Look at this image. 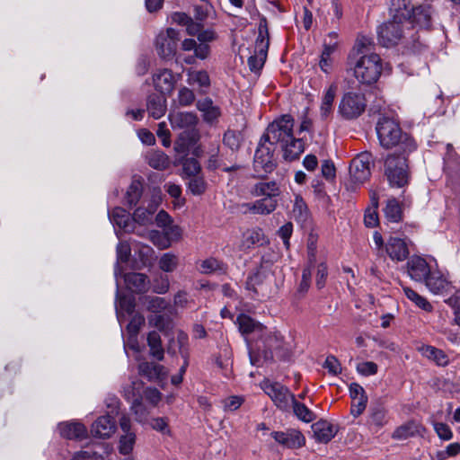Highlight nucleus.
<instances>
[{"label":"nucleus","instance_id":"1","mask_svg":"<svg viewBox=\"0 0 460 460\" xmlns=\"http://www.w3.org/2000/svg\"><path fill=\"white\" fill-rule=\"evenodd\" d=\"M294 119L285 114L273 120L261 136L254 155L255 171L270 172L275 168L274 151L279 147L286 161H295L305 151L303 138H296L293 134Z\"/></svg>","mask_w":460,"mask_h":460},{"label":"nucleus","instance_id":"2","mask_svg":"<svg viewBox=\"0 0 460 460\" xmlns=\"http://www.w3.org/2000/svg\"><path fill=\"white\" fill-rule=\"evenodd\" d=\"M409 0H390L391 19L377 29V40L385 48L397 45L403 37V23L410 17Z\"/></svg>","mask_w":460,"mask_h":460},{"label":"nucleus","instance_id":"3","mask_svg":"<svg viewBox=\"0 0 460 460\" xmlns=\"http://www.w3.org/2000/svg\"><path fill=\"white\" fill-rule=\"evenodd\" d=\"M376 129L380 145L384 148H396V151L405 153H411L416 149L415 141L407 133H403L399 123L393 119L380 118Z\"/></svg>","mask_w":460,"mask_h":460},{"label":"nucleus","instance_id":"4","mask_svg":"<svg viewBox=\"0 0 460 460\" xmlns=\"http://www.w3.org/2000/svg\"><path fill=\"white\" fill-rule=\"evenodd\" d=\"M410 154L394 151L384 158V175L391 188H403L408 185L411 178L408 162Z\"/></svg>","mask_w":460,"mask_h":460},{"label":"nucleus","instance_id":"5","mask_svg":"<svg viewBox=\"0 0 460 460\" xmlns=\"http://www.w3.org/2000/svg\"><path fill=\"white\" fill-rule=\"evenodd\" d=\"M349 66L353 70L357 80L368 85L379 79L383 70L382 59L376 53L364 54L359 57L349 55Z\"/></svg>","mask_w":460,"mask_h":460},{"label":"nucleus","instance_id":"6","mask_svg":"<svg viewBox=\"0 0 460 460\" xmlns=\"http://www.w3.org/2000/svg\"><path fill=\"white\" fill-rule=\"evenodd\" d=\"M367 106L364 93L349 91L341 96L338 106V114L345 120H354L365 112Z\"/></svg>","mask_w":460,"mask_h":460},{"label":"nucleus","instance_id":"7","mask_svg":"<svg viewBox=\"0 0 460 460\" xmlns=\"http://www.w3.org/2000/svg\"><path fill=\"white\" fill-rule=\"evenodd\" d=\"M258 37L255 41V53L248 58V66L252 72L258 73L262 68L270 46L269 31L266 18L260 20Z\"/></svg>","mask_w":460,"mask_h":460},{"label":"nucleus","instance_id":"8","mask_svg":"<svg viewBox=\"0 0 460 460\" xmlns=\"http://www.w3.org/2000/svg\"><path fill=\"white\" fill-rule=\"evenodd\" d=\"M261 388L278 409L282 411H288L291 409L295 396L287 386L266 379L261 383Z\"/></svg>","mask_w":460,"mask_h":460},{"label":"nucleus","instance_id":"9","mask_svg":"<svg viewBox=\"0 0 460 460\" xmlns=\"http://www.w3.org/2000/svg\"><path fill=\"white\" fill-rule=\"evenodd\" d=\"M180 33L172 28L161 31L155 39V50L158 56L163 59L172 58L177 50L180 41Z\"/></svg>","mask_w":460,"mask_h":460},{"label":"nucleus","instance_id":"10","mask_svg":"<svg viewBox=\"0 0 460 460\" xmlns=\"http://www.w3.org/2000/svg\"><path fill=\"white\" fill-rule=\"evenodd\" d=\"M372 162V154L367 151L353 158L349 165L351 180L357 183H362L368 180L371 175L370 164Z\"/></svg>","mask_w":460,"mask_h":460},{"label":"nucleus","instance_id":"11","mask_svg":"<svg viewBox=\"0 0 460 460\" xmlns=\"http://www.w3.org/2000/svg\"><path fill=\"white\" fill-rule=\"evenodd\" d=\"M409 9L411 16L407 18V22L410 21L413 27L429 29L431 26L432 9L430 5L423 4L412 7L409 2Z\"/></svg>","mask_w":460,"mask_h":460},{"label":"nucleus","instance_id":"12","mask_svg":"<svg viewBox=\"0 0 460 460\" xmlns=\"http://www.w3.org/2000/svg\"><path fill=\"white\" fill-rule=\"evenodd\" d=\"M119 426L121 430L123 431V435L120 436L119 451L122 455H129L135 446L136 443V434L131 431V422L130 419L122 415L119 419Z\"/></svg>","mask_w":460,"mask_h":460},{"label":"nucleus","instance_id":"13","mask_svg":"<svg viewBox=\"0 0 460 460\" xmlns=\"http://www.w3.org/2000/svg\"><path fill=\"white\" fill-rule=\"evenodd\" d=\"M406 266L408 275L412 280L417 282H423L431 270L426 260L420 256L411 257Z\"/></svg>","mask_w":460,"mask_h":460},{"label":"nucleus","instance_id":"14","mask_svg":"<svg viewBox=\"0 0 460 460\" xmlns=\"http://www.w3.org/2000/svg\"><path fill=\"white\" fill-rule=\"evenodd\" d=\"M114 418L110 414L99 417L92 425L91 433L94 438H109L116 431Z\"/></svg>","mask_w":460,"mask_h":460},{"label":"nucleus","instance_id":"15","mask_svg":"<svg viewBox=\"0 0 460 460\" xmlns=\"http://www.w3.org/2000/svg\"><path fill=\"white\" fill-rule=\"evenodd\" d=\"M271 437L280 445L288 448H298L305 445V439L303 434L296 429L288 431H274Z\"/></svg>","mask_w":460,"mask_h":460},{"label":"nucleus","instance_id":"16","mask_svg":"<svg viewBox=\"0 0 460 460\" xmlns=\"http://www.w3.org/2000/svg\"><path fill=\"white\" fill-rule=\"evenodd\" d=\"M388 256L396 261H402L409 256V249L404 240L398 237H390L385 244Z\"/></svg>","mask_w":460,"mask_h":460},{"label":"nucleus","instance_id":"17","mask_svg":"<svg viewBox=\"0 0 460 460\" xmlns=\"http://www.w3.org/2000/svg\"><path fill=\"white\" fill-rule=\"evenodd\" d=\"M155 88L161 93H170L174 88V76L171 70L164 68L153 75Z\"/></svg>","mask_w":460,"mask_h":460},{"label":"nucleus","instance_id":"18","mask_svg":"<svg viewBox=\"0 0 460 460\" xmlns=\"http://www.w3.org/2000/svg\"><path fill=\"white\" fill-rule=\"evenodd\" d=\"M173 129H192L198 123L197 116L192 112H173L169 115Z\"/></svg>","mask_w":460,"mask_h":460},{"label":"nucleus","instance_id":"19","mask_svg":"<svg viewBox=\"0 0 460 460\" xmlns=\"http://www.w3.org/2000/svg\"><path fill=\"white\" fill-rule=\"evenodd\" d=\"M60 436L66 439L83 440L87 437L85 426L80 422H63L58 425Z\"/></svg>","mask_w":460,"mask_h":460},{"label":"nucleus","instance_id":"20","mask_svg":"<svg viewBox=\"0 0 460 460\" xmlns=\"http://www.w3.org/2000/svg\"><path fill=\"white\" fill-rule=\"evenodd\" d=\"M314 436L318 442L328 443L336 435V428L327 420H321L312 425Z\"/></svg>","mask_w":460,"mask_h":460},{"label":"nucleus","instance_id":"21","mask_svg":"<svg viewBox=\"0 0 460 460\" xmlns=\"http://www.w3.org/2000/svg\"><path fill=\"white\" fill-rule=\"evenodd\" d=\"M255 197L277 199L280 194V188L277 181H259L255 183L251 190Z\"/></svg>","mask_w":460,"mask_h":460},{"label":"nucleus","instance_id":"22","mask_svg":"<svg viewBox=\"0 0 460 460\" xmlns=\"http://www.w3.org/2000/svg\"><path fill=\"white\" fill-rule=\"evenodd\" d=\"M445 171L447 175V184L451 190L460 194V162L458 160H446Z\"/></svg>","mask_w":460,"mask_h":460},{"label":"nucleus","instance_id":"23","mask_svg":"<svg viewBox=\"0 0 460 460\" xmlns=\"http://www.w3.org/2000/svg\"><path fill=\"white\" fill-rule=\"evenodd\" d=\"M124 281L127 288L134 293H144L149 287L148 278L143 273H128L124 276Z\"/></svg>","mask_w":460,"mask_h":460},{"label":"nucleus","instance_id":"24","mask_svg":"<svg viewBox=\"0 0 460 460\" xmlns=\"http://www.w3.org/2000/svg\"><path fill=\"white\" fill-rule=\"evenodd\" d=\"M198 270L203 275L226 274L227 265L215 257H209L198 264Z\"/></svg>","mask_w":460,"mask_h":460},{"label":"nucleus","instance_id":"25","mask_svg":"<svg viewBox=\"0 0 460 460\" xmlns=\"http://www.w3.org/2000/svg\"><path fill=\"white\" fill-rule=\"evenodd\" d=\"M146 111L155 119L162 118L166 111V100L164 96L153 93L147 97Z\"/></svg>","mask_w":460,"mask_h":460},{"label":"nucleus","instance_id":"26","mask_svg":"<svg viewBox=\"0 0 460 460\" xmlns=\"http://www.w3.org/2000/svg\"><path fill=\"white\" fill-rule=\"evenodd\" d=\"M197 108L202 113L203 119L208 123H213L221 115L219 107L215 105L210 98L198 101Z\"/></svg>","mask_w":460,"mask_h":460},{"label":"nucleus","instance_id":"27","mask_svg":"<svg viewBox=\"0 0 460 460\" xmlns=\"http://www.w3.org/2000/svg\"><path fill=\"white\" fill-rule=\"evenodd\" d=\"M427 288L434 294L443 293L449 286L448 280L439 271H432L424 279Z\"/></svg>","mask_w":460,"mask_h":460},{"label":"nucleus","instance_id":"28","mask_svg":"<svg viewBox=\"0 0 460 460\" xmlns=\"http://www.w3.org/2000/svg\"><path fill=\"white\" fill-rule=\"evenodd\" d=\"M117 292H116V314L118 320L120 322L122 317V313H127L131 314L135 311L136 304L135 299L132 296H120L119 291V284L117 283Z\"/></svg>","mask_w":460,"mask_h":460},{"label":"nucleus","instance_id":"29","mask_svg":"<svg viewBox=\"0 0 460 460\" xmlns=\"http://www.w3.org/2000/svg\"><path fill=\"white\" fill-rule=\"evenodd\" d=\"M111 222L126 232L132 229L133 217L122 208H115L111 214Z\"/></svg>","mask_w":460,"mask_h":460},{"label":"nucleus","instance_id":"30","mask_svg":"<svg viewBox=\"0 0 460 460\" xmlns=\"http://www.w3.org/2000/svg\"><path fill=\"white\" fill-rule=\"evenodd\" d=\"M337 93V85L332 84L324 92L320 106V114L323 119H327L332 112L333 102Z\"/></svg>","mask_w":460,"mask_h":460},{"label":"nucleus","instance_id":"31","mask_svg":"<svg viewBox=\"0 0 460 460\" xmlns=\"http://www.w3.org/2000/svg\"><path fill=\"white\" fill-rule=\"evenodd\" d=\"M147 345L150 349V356L158 361H162L164 358V349L162 345L160 334L152 331L147 335Z\"/></svg>","mask_w":460,"mask_h":460},{"label":"nucleus","instance_id":"32","mask_svg":"<svg viewBox=\"0 0 460 460\" xmlns=\"http://www.w3.org/2000/svg\"><path fill=\"white\" fill-rule=\"evenodd\" d=\"M236 323L240 332L243 335L250 334L256 331H262V325L260 323L244 314H241L237 316Z\"/></svg>","mask_w":460,"mask_h":460},{"label":"nucleus","instance_id":"33","mask_svg":"<svg viewBox=\"0 0 460 460\" xmlns=\"http://www.w3.org/2000/svg\"><path fill=\"white\" fill-rule=\"evenodd\" d=\"M420 351L424 357L433 360L438 366L445 367L449 362L447 355L442 349H437L433 346H423L421 347Z\"/></svg>","mask_w":460,"mask_h":460},{"label":"nucleus","instance_id":"34","mask_svg":"<svg viewBox=\"0 0 460 460\" xmlns=\"http://www.w3.org/2000/svg\"><path fill=\"white\" fill-rule=\"evenodd\" d=\"M147 164L155 170H165L170 165L169 157L160 150L151 151L146 155Z\"/></svg>","mask_w":460,"mask_h":460},{"label":"nucleus","instance_id":"35","mask_svg":"<svg viewBox=\"0 0 460 460\" xmlns=\"http://www.w3.org/2000/svg\"><path fill=\"white\" fill-rule=\"evenodd\" d=\"M243 141V134L238 130L227 129L223 135V145L232 152H237L240 149Z\"/></svg>","mask_w":460,"mask_h":460},{"label":"nucleus","instance_id":"36","mask_svg":"<svg viewBox=\"0 0 460 460\" xmlns=\"http://www.w3.org/2000/svg\"><path fill=\"white\" fill-rule=\"evenodd\" d=\"M138 372L148 380H155L164 375V367L155 363L142 362L138 366Z\"/></svg>","mask_w":460,"mask_h":460},{"label":"nucleus","instance_id":"37","mask_svg":"<svg viewBox=\"0 0 460 460\" xmlns=\"http://www.w3.org/2000/svg\"><path fill=\"white\" fill-rule=\"evenodd\" d=\"M157 204H152L147 208L139 207L133 213V221L142 226L152 223L153 216L156 211Z\"/></svg>","mask_w":460,"mask_h":460},{"label":"nucleus","instance_id":"38","mask_svg":"<svg viewBox=\"0 0 460 460\" xmlns=\"http://www.w3.org/2000/svg\"><path fill=\"white\" fill-rule=\"evenodd\" d=\"M143 387V383L135 378L130 381L128 385H126L122 388L123 396L128 402H134L137 400L142 399L141 397V389Z\"/></svg>","mask_w":460,"mask_h":460},{"label":"nucleus","instance_id":"39","mask_svg":"<svg viewBox=\"0 0 460 460\" xmlns=\"http://www.w3.org/2000/svg\"><path fill=\"white\" fill-rule=\"evenodd\" d=\"M143 191V184L142 181L139 180H134L129 187L128 188V190L126 192L125 196V202L129 207H133L137 205V203L139 201L141 195Z\"/></svg>","mask_w":460,"mask_h":460},{"label":"nucleus","instance_id":"40","mask_svg":"<svg viewBox=\"0 0 460 460\" xmlns=\"http://www.w3.org/2000/svg\"><path fill=\"white\" fill-rule=\"evenodd\" d=\"M386 422V410L383 406L376 405L370 408L368 418V424L370 426L380 429Z\"/></svg>","mask_w":460,"mask_h":460},{"label":"nucleus","instance_id":"41","mask_svg":"<svg viewBox=\"0 0 460 460\" xmlns=\"http://www.w3.org/2000/svg\"><path fill=\"white\" fill-rule=\"evenodd\" d=\"M294 414L302 421L309 423L316 419V415L304 403L297 402L296 399L291 402Z\"/></svg>","mask_w":460,"mask_h":460},{"label":"nucleus","instance_id":"42","mask_svg":"<svg viewBox=\"0 0 460 460\" xmlns=\"http://www.w3.org/2000/svg\"><path fill=\"white\" fill-rule=\"evenodd\" d=\"M418 433V426L413 421H409L395 429L392 434L394 439L403 440L415 436Z\"/></svg>","mask_w":460,"mask_h":460},{"label":"nucleus","instance_id":"43","mask_svg":"<svg viewBox=\"0 0 460 460\" xmlns=\"http://www.w3.org/2000/svg\"><path fill=\"white\" fill-rule=\"evenodd\" d=\"M385 216L390 222L398 223L402 220V210L399 202L395 199H389L385 208Z\"/></svg>","mask_w":460,"mask_h":460},{"label":"nucleus","instance_id":"44","mask_svg":"<svg viewBox=\"0 0 460 460\" xmlns=\"http://www.w3.org/2000/svg\"><path fill=\"white\" fill-rule=\"evenodd\" d=\"M277 206V199L261 198L255 200V206H253V208L256 210V215L265 216L272 213L276 209Z\"/></svg>","mask_w":460,"mask_h":460},{"label":"nucleus","instance_id":"45","mask_svg":"<svg viewBox=\"0 0 460 460\" xmlns=\"http://www.w3.org/2000/svg\"><path fill=\"white\" fill-rule=\"evenodd\" d=\"M402 290L406 297L412 301L418 307L421 308L426 312H430L432 310L433 307L431 304L425 297L419 295L413 289L408 287H402Z\"/></svg>","mask_w":460,"mask_h":460},{"label":"nucleus","instance_id":"46","mask_svg":"<svg viewBox=\"0 0 460 460\" xmlns=\"http://www.w3.org/2000/svg\"><path fill=\"white\" fill-rule=\"evenodd\" d=\"M146 299L147 301L146 309L154 314H161L170 306L169 302L164 297L148 296Z\"/></svg>","mask_w":460,"mask_h":460},{"label":"nucleus","instance_id":"47","mask_svg":"<svg viewBox=\"0 0 460 460\" xmlns=\"http://www.w3.org/2000/svg\"><path fill=\"white\" fill-rule=\"evenodd\" d=\"M281 344V341L279 336L274 334L269 336L265 341V349L263 350V358L265 361L270 360L273 358V351H277L279 349Z\"/></svg>","mask_w":460,"mask_h":460},{"label":"nucleus","instance_id":"48","mask_svg":"<svg viewBox=\"0 0 460 460\" xmlns=\"http://www.w3.org/2000/svg\"><path fill=\"white\" fill-rule=\"evenodd\" d=\"M292 213L298 221H305L308 215L307 206L300 195L295 197Z\"/></svg>","mask_w":460,"mask_h":460},{"label":"nucleus","instance_id":"49","mask_svg":"<svg viewBox=\"0 0 460 460\" xmlns=\"http://www.w3.org/2000/svg\"><path fill=\"white\" fill-rule=\"evenodd\" d=\"M148 323L151 326H154L159 331L164 332L170 328L172 324V319L169 315L156 314L148 316Z\"/></svg>","mask_w":460,"mask_h":460},{"label":"nucleus","instance_id":"50","mask_svg":"<svg viewBox=\"0 0 460 460\" xmlns=\"http://www.w3.org/2000/svg\"><path fill=\"white\" fill-rule=\"evenodd\" d=\"M158 265L163 271L172 272L178 266V257L171 252L164 253Z\"/></svg>","mask_w":460,"mask_h":460},{"label":"nucleus","instance_id":"51","mask_svg":"<svg viewBox=\"0 0 460 460\" xmlns=\"http://www.w3.org/2000/svg\"><path fill=\"white\" fill-rule=\"evenodd\" d=\"M446 303L453 309L454 323L460 327V288L456 290Z\"/></svg>","mask_w":460,"mask_h":460},{"label":"nucleus","instance_id":"52","mask_svg":"<svg viewBox=\"0 0 460 460\" xmlns=\"http://www.w3.org/2000/svg\"><path fill=\"white\" fill-rule=\"evenodd\" d=\"M181 164L183 173L189 178L199 175L201 170L199 161L193 157L183 159Z\"/></svg>","mask_w":460,"mask_h":460},{"label":"nucleus","instance_id":"53","mask_svg":"<svg viewBox=\"0 0 460 460\" xmlns=\"http://www.w3.org/2000/svg\"><path fill=\"white\" fill-rule=\"evenodd\" d=\"M207 183L202 176L190 177L188 181V189L193 195H201L205 192Z\"/></svg>","mask_w":460,"mask_h":460},{"label":"nucleus","instance_id":"54","mask_svg":"<svg viewBox=\"0 0 460 460\" xmlns=\"http://www.w3.org/2000/svg\"><path fill=\"white\" fill-rule=\"evenodd\" d=\"M176 341L179 347V353L181 358L190 357L188 334L185 332L179 330L177 332Z\"/></svg>","mask_w":460,"mask_h":460},{"label":"nucleus","instance_id":"55","mask_svg":"<svg viewBox=\"0 0 460 460\" xmlns=\"http://www.w3.org/2000/svg\"><path fill=\"white\" fill-rule=\"evenodd\" d=\"M190 81L191 84H197L200 87H208L210 85L209 75L204 70L190 74Z\"/></svg>","mask_w":460,"mask_h":460},{"label":"nucleus","instance_id":"56","mask_svg":"<svg viewBox=\"0 0 460 460\" xmlns=\"http://www.w3.org/2000/svg\"><path fill=\"white\" fill-rule=\"evenodd\" d=\"M131 410L135 414L136 420L138 422H144L149 414L148 411L142 403V399L131 402Z\"/></svg>","mask_w":460,"mask_h":460},{"label":"nucleus","instance_id":"57","mask_svg":"<svg viewBox=\"0 0 460 460\" xmlns=\"http://www.w3.org/2000/svg\"><path fill=\"white\" fill-rule=\"evenodd\" d=\"M145 323V318L142 314H134L127 325V331L131 336H137L140 331L141 326Z\"/></svg>","mask_w":460,"mask_h":460},{"label":"nucleus","instance_id":"58","mask_svg":"<svg viewBox=\"0 0 460 460\" xmlns=\"http://www.w3.org/2000/svg\"><path fill=\"white\" fill-rule=\"evenodd\" d=\"M195 100L194 93L187 88L182 87L178 93V102L181 106H189L192 104Z\"/></svg>","mask_w":460,"mask_h":460},{"label":"nucleus","instance_id":"59","mask_svg":"<svg viewBox=\"0 0 460 460\" xmlns=\"http://www.w3.org/2000/svg\"><path fill=\"white\" fill-rule=\"evenodd\" d=\"M170 288L169 279L165 275H160L154 280L153 290L156 294H165Z\"/></svg>","mask_w":460,"mask_h":460},{"label":"nucleus","instance_id":"60","mask_svg":"<svg viewBox=\"0 0 460 460\" xmlns=\"http://www.w3.org/2000/svg\"><path fill=\"white\" fill-rule=\"evenodd\" d=\"M150 239L155 245L161 249H165L170 246L169 238L166 237V234H164L159 231H151Z\"/></svg>","mask_w":460,"mask_h":460},{"label":"nucleus","instance_id":"61","mask_svg":"<svg viewBox=\"0 0 460 460\" xmlns=\"http://www.w3.org/2000/svg\"><path fill=\"white\" fill-rule=\"evenodd\" d=\"M352 401L353 402L351 404L350 413L354 417H358L363 413L367 407V396H360L359 398L353 399Z\"/></svg>","mask_w":460,"mask_h":460},{"label":"nucleus","instance_id":"62","mask_svg":"<svg viewBox=\"0 0 460 460\" xmlns=\"http://www.w3.org/2000/svg\"><path fill=\"white\" fill-rule=\"evenodd\" d=\"M323 367L333 376H337L341 372V366L334 356H328L323 363Z\"/></svg>","mask_w":460,"mask_h":460},{"label":"nucleus","instance_id":"63","mask_svg":"<svg viewBox=\"0 0 460 460\" xmlns=\"http://www.w3.org/2000/svg\"><path fill=\"white\" fill-rule=\"evenodd\" d=\"M262 281L263 276L259 270L252 272L247 277L246 288L257 293L256 287L261 285Z\"/></svg>","mask_w":460,"mask_h":460},{"label":"nucleus","instance_id":"64","mask_svg":"<svg viewBox=\"0 0 460 460\" xmlns=\"http://www.w3.org/2000/svg\"><path fill=\"white\" fill-rule=\"evenodd\" d=\"M377 368V365L372 361L362 362L357 366V371L364 376L376 374Z\"/></svg>","mask_w":460,"mask_h":460}]
</instances>
